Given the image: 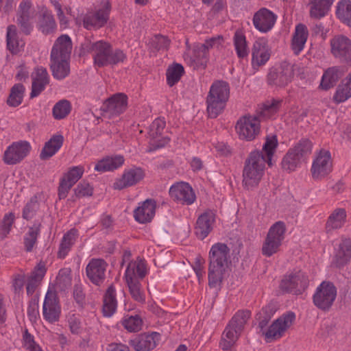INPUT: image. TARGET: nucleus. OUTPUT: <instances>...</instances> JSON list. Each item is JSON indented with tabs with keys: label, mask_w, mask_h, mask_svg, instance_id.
<instances>
[{
	"label": "nucleus",
	"mask_w": 351,
	"mask_h": 351,
	"mask_svg": "<svg viewBox=\"0 0 351 351\" xmlns=\"http://www.w3.org/2000/svg\"><path fill=\"white\" fill-rule=\"evenodd\" d=\"M146 275V267L141 261L130 262L126 269L125 277L132 298L138 302H145V295L139 279Z\"/></svg>",
	"instance_id": "6"
},
{
	"label": "nucleus",
	"mask_w": 351,
	"mask_h": 351,
	"mask_svg": "<svg viewBox=\"0 0 351 351\" xmlns=\"http://www.w3.org/2000/svg\"><path fill=\"white\" fill-rule=\"evenodd\" d=\"M29 149L30 145L26 141L14 143L5 150L3 160L8 165H15L27 155Z\"/></svg>",
	"instance_id": "18"
},
{
	"label": "nucleus",
	"mask_w": 351,
	"mask_h": 351,
	"mask_svg": "<svg viewBox=\"0 0 351 351\" xmlns=\"http://www.w3.org/2000/svg\"><path fill=\"white\" fill-rule=\"evenodd\" d=\"M117 308L115 289L113 285L108 287L104 297L103 313L106 317H110Z\"/></svg>",
	"instance_id": "35"
},
{
	"label": "nucleus",
	"mask_w": 351,
	"mask_h": 351,
	"mask_svg": "<svg viewBox=\"0 0 351 351\" xmlns=\"http://www.w3.org/2000/svg\"><path fill=\"white\" fill-rule=\"evenodd\" d=\"M170 40L165 36L158 34L155 35L150 40V48L159 51L167 49L169 45Z\"/></svg>",
	"instance_id": "56"
},
{
	"label": "nucleus",
	"mask_w": 351,
	"mask_h": 351,
	"mask_svg": "<svg viewBox=\"0 0 351 351\" xmlns=\"http://www.w3.org/2000/svg\"><path fill=\"white\" fill-rule=\"evenodd\" d=\"M14 215L12 213L5 214L0 224V237L4 239L10 232L14 221Z\"/></svg>",
	"instance_id": "53"
},
{
	"label": "nucleus",
	"mask_w": 351,
	"mask_h": 351,
	"mask_svg": "<svg viewBox=\"0 0 351 351\" xmlns=\"http://www.w3.org/2000/svg\"><path fill=\"white\" fill-rule=\"evenodd\" d=\"M107 267L108 264L104 259H91L86 268L88 278L94 285H101L105 280Z\"/></svg>",
	"instance_id": "16"
},
{
	"label": "nucleus",
	"mask_w": 351,
	"mask_h": 351,
	"mask_svg": "<svg viewBox=\"0 0 351 351\" xmlns=\"http://www.w3.org/2000/svg\"><path fill=\"white\" fill-rule=\"evenodd\" d=\"M337 18L344 22H351V0H340L335 6Z\"/></svg>",
	"instance_id": "41"
},
{
	"label": "nucleus",
	"mask_w": 351,
	"mask_h": 351,
	"mask_svg": "<svg viewBox=\"0 0 351 351\" xmlns=\"http://www.w3.org/2000/svg\"><path fill=\"white\" fill-rule=\"evenodd\" d=\"M294 66L293 64L287 62H282L280 70L278 71L282 76V82L286 83L287 85L292 80L294 75Z\"/></svg>",
	"instance_id": "55"
},
{
	"label": "nucleus",
	"mask_w": 351,
	"mask_h": 351,
	"mask_svg": "<svg viewBox=\"0 0 351 351\" xmlns=\"http://www.w3.org/2000/svg\"><path fill=\"white\" fill-rule=\"evenodd\" d=\"M285 232L286 226L281 221L276 222L271 226L263 243V255L270 257L278 252L285 239Z\"/></svg>",
	"instance_id": "8"
},
{
	"label": "nucleus",
	"mask_w": 351,
	"mask_h": 351,
	"mask_svg": "<svg viewBox=\"0 0 351 351\" xmlns=\"http://www.w3.org/2000/svg\"><path fill=\"white\" fill-rule=\"evenodd\" d=\"M346 218V212L343 208L335 209L328 217L326 223V230L327 233L331 232L334 230L341 228Z\"/></svg>",
	"instance_id": "31"
},
{
	"label": "nucleus",
	"mask_w": 351,
	"mask_h": 351,
	"mask_svg": "<svg viewBox=\"0 0 351 351\" xmlns=\"http://www.w3.org/2000/svg\"><path fill=\"white\" fill-rule=\"evenodd\" d=\"M110 11V5L108 1H102L97 7L95 12L93 14L94 20L97 22H107Z\"/></svg>",
	"instance_id": "50"
},
{
	"label": "nucleus",
	"mask_w": 351,
	"mask_h": 351,
	"mask_svg": "<svg viewBox=\"0 0 351 351\" xmlns=\"http://www.w3.org/2000/svg\"><path fill=\"white\" fill-rule=\"evenodd\" d=\"M34 10L31 0H23L19 7V22H27L33 19Z\"/></svg>",
	"instance_id": "48"
},
{
	"label": "nucleus",
	"mask_w": 351,
	"mask_h": 351,
	"mask_svg": "<svg viewBox=\"0 0 351 351\" xmlns=\"http://www.w3.org/2000/svg\"><path fill=\"white\" fill-rule=\"evenodd\" d=\"M252 65L254 69H258L264 65L270 58V51L267 45L263 41H256L252 48Z\"/></svg>",
	"instance_id": "25"
},
{
	"label": "nucleus",
	"mask_w": 351,
	"mask_h": 351,
	"mask_svg": "<svg viewBox=\"0 0 351 351\" xmlns=\"http://www.w3.org/2000/svg\"><path fill=\"white\" fill-rule=\"evenodd\" d=\"M308 36V31L306 26L303 23H298L291 40V49L293 53L298 55L304 47Z\"/></svg>",
	"instance_id": "28"
},
{
	"label": "nucleus",
	"mask_w": 351,
	"mask_h": 351,
	"mask_svg": "<svg viewBox=\"0 0 351 351\" xmlns=\"http://www.w3.org/2000/svg\"><path fill=\"white\" fill-rule=\"evenodd\" d=\"M64 138L62 135H54L50 138L42 149L40 158L47 160L53 156L62 147Z\"/></svg>",
	"instance_id": "32"
},
{
	"label": "nucleus",
	"mask_w": 351,
	"mask_h": 351,
	"mask_svg": "<svg viewBox=\"0 0 351 351\" xmlns=\"http://www.w3.org/2000/svg\"><path fill=\"white\" fill-rule=\"evenodd\" d=\"M156 203L152 199H146L141 206L134 210L135 219L141 223L149 222L155 214Z\"/></svg>",
	"instance_id": "27"
},
{
	"label": "nucleus",
	"mask_w": 351,
	"mask_h": 351,
	"mask_svg": "<svg viewBox=\"0 0 351 351\" xmlns=\"http://www.w3.org/2000/svg\"><path fill=\"white\" fill-rule=\"evenodd\" d=\"M331 53L341 62L351 65V40L346 36L334 38L330 41Z\"/></svg>",
	"instance_id": "15"
},
{
	"label": "nucleus",
	"mask_w": 351,
	"mask_h": 351,
	"mask_svg": "<svg viewBox=\"0 0 351 351\" xmlns=\"http://www.w3.org/2000/svg\"><path fill=\"white\" fill-rule=\"evenodd\" d=\"M25 93V87L22 84H14L7 99V104L11 107L19 106L22 101Z\"/></svg>",
	"instance_id": "43"
},
{
	"label": "nucleus",
	"mask_w": 351,
	"mask_h": 351,
	"mask_svg": "<svg viewBox=\"0 0 351 351\" xmlns=\"http://www.w3.org/2000/svg\"><path fill=\"white\" fill-rule=\"evenodd\" d=\"M68 323L71 332L73 334L78 335L81 331V322L80 319L75 315H71L68 319Z\"/></svg>",
	"instance_id": "63"
},
{
	"label": "nucleus",
	"mask_w": 351,
	"mask_h": 351,
	"mask_svg": "<svg viewBox=\"0 0 351 351\" xmlns=\"http://www.w3.org/2000/svg\"><path fill=\"white\" fill-rule=\"evenodd\" d=\"M260 120L256 116H243L237 123L236 129L242 139L252 141L260 132Z\"/></svg>",
	"instance_id": "13"
},
{
	"label": "nucleus",
	"mask_w": 351,
	"mask_h": 351,
	"mask_svg": "<svg viewBox=\"0 0 351 351\" xmlns=\"http://www.w3.org/2000/svg\"><path fill=\"white\" fill-rule=\"evenodd\" d=\"M38 314V297H35L29 302L27 315L31 322H35Z\"/></svg>",
	"instance_id": "61"
},
{
	"label": "nucleus",
	"mask_w": 351,
	"mask_h": 351,
	"mask_svg": "<svg viewBox=\"0 0 351 351\" xmlns=\"http://www.w3.org/2000/svg\"><path fill=\"white\" fill-rule=\"evenodd\" d=\"M278 145L276 136L267 137L262 151L252 152L246 158L243 170L242 184L251 190L257 186L264 174L265 163L272 165V157Z\"/></svg>",
	"instance_id": "1"
},
{
	"label": "nucleus",
	"mask_w": 351,
	"mask_h": 351,
	"mask_svg": "<svg viewBox=\"0 0 351 351\" xmlns=\"http://www.w3.org/2000/svg\"><path fill=\"white\" fill-rule=\"evenodd\" d=\"M312 143L308 138L301 139L289 149L282 158V168L287 171H294L304 158L311 153Z\"/></svg>",
	"instance_id": "7"
},
{
	"label": "nucleus",
	"mask_w": 351,
	"mask_h": 351,
	"mask_svg": "<svg viewBox=\"0 0 351 351\" xmlns=\"http://www.w3.org/2000/svg\"><path fill=\"white\" fill-rule=\"evenodd\" d=\"M73 186V184L66 181L64 178H61L58 186V197L60 199L66 197L68 193Z\"/></svg>",
	"instance_id": "62"
},
{
	"label": "nucleus",
	"mask_w": 351,
	"mask_h": 351,
	"mask_svg": "<svg viewBox=\"0 0 351 351\" xmlns=\"http://www.w3.org/2000/svg\"><path fill=\"white\" fill-rule=\"evenodd\" d=\"M184 73L183 66L178 63L169 66L167 71V81L170 86L178 82Z\"/></svg>",
	"instance_id": "45"
},
{
	"label": "nucleus",
	"mask_w": 351,
	"mask_h": 351,
	"mask_svg": "<svg viewBox=\"0 0 351 351\" xmlns=\"http://www.w3.org/2000/svg\"><path fill=\"white\" fill-rule=\"evenodd\" d=\"M276 310L274 307L269 304L263 307L256 315V319L258 321V326L261 331L267 326L269 320L274 315Z\"/></svg>",
	"instance_id": "46"
},
{
	"label": "nucleus",
	"mask_w": 351,
	"mask_h": 351,
	"mask_svg": "<svg viewBox=\"0 0 351 351\" xmlns=\"http://www.w3.org/2000/svg\"><path fill=\"white\" fill-rule=\"evenodd\" d=\"M250 311H239L232 317L228 324L233 327L236 332H241L245 324L247 323V321L250 317Z\"/></svg>",
	"instance_id": "44"
},
{
	"label": "nucleus",
	"mask_w": 351,
	"mask_h": 351,
	"mask_svg": "<svg viewBox=\"0 0 351 351\" xmlns=\"http://www.w3.org/2000/svg\"><path fill=\"white\" fill-rule=\"evenodd\" d=\"M144 171L140 167L125 170L121 178L114 183L113 187L114 189L121 190L135 185L144 178Z\"/></svg>",
	"instance_id": "23"
},
{
	"label": "nucleus",
	"mask_w": 351,
	"mask_h": 351,
	"mask_svg": "<svg viewBox=\"0 0 351 351\" xmlns=\"http://www.w3.org/2000/svg\"><path fill=\"white\" fill-rule=\"evenodd\" d=\"M124 162V158L122 156L114 157H106L99 160L95 167L97 171L105 172L113 171L120 167Z\"/></svg>",
	"instance_id": "33"
},
{
	"label": "nucleus",
	"mask_w": 351,
	"mask_h": 351,
	"mask_svg": "<svg viewBox=\"0 0 351 351\" xmlns=\"http://www.w3.org/2000/svg\"><path fill=\"white\" fill-rule=\"evenodd\" d=\"M83 173L84 169L82 167H73L64 174L62 178L74 185L82 178Z\"/></svg>",
	"instance_id": "57"
},
{
	"label": "nucleus",
	"mask_w": 351,
	"mask_h": 351,
	"mask_svg": "<svg viewBox=\"0 0 351 351\" xmlns=\"http://www.w3.org/2000/svg\"><path fill=\"white\" fill-rule=\"evenodd\" d=\"M71 104L67 100H61L56 104L53 108V116L56 119L65 118L71 112Z\"/></svg>",
	"instance_id": "49"
},
{
	"label": "nucleus",
	"mask_w": 351,
	"mask_h": 351,
	"mask_svg": "<svg viewBox=\"0 0 351 351\" xmlns=\"http://www.w3.org/2000/svg\"><path fill=\"white\" fill-rule=\"evenodd\" d=\"M38 208L39 203L38 202L37 197H33L24 207L23 210V217L27 220L32 219L36 215Z\"/></svg>",
	"instance_id": "54"
},
{
	"label": "nucleus",
	"mask_w": 351,
	"mask_h": 351,
	"mask_svg": "<svg viewBox=\"0 0 351 351\" xmlns=\"http://www.w3.org/2000/svg\"><path fill=\"white\" fill-rule=\"evenodd\" d=\"M24 346L29 351H42L38 345L36 343L34 337L25 329L23 335Z\"/></svg>",
	"instance_id": "59"
},
{
	"label": "nucleus",
	"mask_w": 351,
	"mask_h": 351,
	"mask_svg": "<svg viewBox=\"0 0 351 351\" xmlns=\"http://www.w3.org/2000/svg\"><path fill=\"white\" fill-rule=\"evenodd\" d=\"M230 96L229 84L224 81H216L210 88L207 98V112L211 119L221 114Z\"/></svg>",
	"instance_id": "5"
},
{
	"label": "nucleus",
	"mask_w": 351,
	"mask_h": 351,
	"mask_svg": "<svg viewBox=\"0 0 351 351\" xmlns=\"http://www.w3.org/2000/svg\"><path fill=\"white\" fill-rule=\"evenodd\" d=\"M60 312V307L56 294L48 291L43 307L44 318L49 323L56 322L59 320Z\"/></svg>",
	"instance_id": "20"
},
{
	"label": "nucleus",
	"mask_w": 351,
	"mask_h": 351,
	"mask_svg": "<svg viewBox=\"0 0 351 351\" xmlns=\"http://www.w3.org/2000/svg\"><path fill=\"white\" fill-rule=\"evenodd\" d=\"M215 219V214L211 210H206L198 217L195 232L199 239H204L212 231Z\"/></svg>",
	"instance_id": "22"
},
{
	"label": "nucleus",
	"mask_w": 351,
	"mask_h": 351,
	"mask_svg": "<svg viewBox=\"0 0 351 351\" xmlns=\"http://www.w3.org/2000/svg\"><path fill=\"white\" fill-rule=\"evenodd\" d=\"M282 104V100L271 99L267 101L260 110L257 112L258 119H267L271 118L279 110Z\"/></svg>",
	"instance_id": "34"
},
{
	"label": "nucleus",
	"mask_w": 351,
	"mask_h": 351,
	"mask_svg": "<svg viewBox=\"0 0 351 351\" xmlns=\"http://www.w3.org/2000/svg\"><path fill=\"white\" fill-rule=\"evenodd\" d=\"M71 50L72 42L70 37L67 35L58 37L50 55V69L55 79L61 80L69 75Z\"/></svg>",
	"instance_id": "2"
},
{
	"label": "nucleus",
	"mask_w": 351,
	"mask_h": 351,
	"mask_svg": "<svg viewBox=\"0 0 351 351\" xmlns=\"http://www.w3.org/2000/svg\"><path fill=\"white\" fill-rule=\"evenodd\" d=\"M351 97V73L338 86L333 99L337 103L346 101Z\"/></svg>",
	"instance_id": "36"
},
{
	"label": "nucleus",
	"mask_w": 351,
	"mask_h": 351,
	"mask_svg": "<svg viewBox=\"0 0 351 351\" xmlns=\"http://www.w3.org/2000/svg\"><path fill=\"white\" fill-rule=\"evenodd\" d=\"M351 260V239L346 237L341 238L338 248L331 262V266L342 268Z\"/></svg>",
	"instance_id": "21"
},
{
	"label": "nucleus",
	"mask_w": 351,
	"mask_h": 351,
	"mask_svg": "<svg viewBox=\"0 0 351 351\" xmlns=\"http://www.w3.org/2000/svg\"><path fill=\"white\" fill-rule=\"evenodd\" d=\"M224 42L225 39L221 35H217L206 39L196 51V58L198 63L205 67L208 60V51L214 48L217 50L221 49L223 48Z\"/></svg>",
	"instance_id": "17"
},
{
	"label": "nucleus",
	"mask_w": 351,
	"mask_h": 351,
	"mask_svg": "<svg viewBox=\"0 0 351 351\" xmlns=\"http://www.w3.org/2000/svg\"><path fill=\"white\" fill-rule=\"evenodd\" d=\"M241 332H236L229 324L224 330L219 343L223 350H228L237 341Z\"/></svg>",
	"instance_id": "39"
},
{
	"label": "nucleus",
	"mask_w": 351,
	"mask_h": 351,
	"mask_svg": "<svg viewBox=\"0 0 351 351\" xmlns=\"http://www.w3.org/2000/svg\"><path fill=\"white\" fill-rule=\"evenodd\" d=\"M32 85L30 98H34L40 95L44 90L45 86L49 82V77L47 71L44 67H38L32 74Z\"/></svg>",
	"instance_id": "24"
},
{
	"label": "nucleus",
	"mask_w": 351,
	"mask_h": 351,
	"mask_svg": "<svg viewBox=\"0 0 351 351\" xmlns=\"http://www.w3.org/2000/svg\"><path fill=\"white\" fill-rule=\"evenodd\" d=\"M165 127V121L161 119H155L149 126L148 135L153 141L152 144L155 149L162 147L169 141V138H160Z\"/></svg>",
	"instance_id": "26"
},
{
	"label": "nucleus",
	"mask_w": 351,
	"mask_h": 351,
	"mask_svg": "<svg viewBox=\"0 0 351 351\" xmlns=\"http://www.w3.org/2000/svg\"><path fill=\"white\" fill-rule=\"evenodd\" d=\"M336 296L337 289L335 285L330 282L324 281L317 287L313 300L318 308L327 311L332 305Z\"/></svg>",
	"instance_id": "10"
},
{
	"label": "nucleus",
	"mask_w": 351,
	"mask_h": 351,
	"mask_svg": "<svg viewBox=\"0 0 351 351\" xmlns=\"http://www.w3.org/2000/svg\"><path fill=\"white\" fill-rule=\"evenodd\" d=\"M278 15L273 11L262 8L254 15L253 22H276Z\"/></svg>",
	"instance_id": "51"
},
{
	"label": "nucleus",
	"mask_w": 351,
	"mask_h": 351,
	"mask_svg": "<svg viewBox=\"0 0 351 351\" xmlns=\"http://www.w3.org/2000/svg\"><path fill=\"white\" fill-rule=\"evenodd\" d=\"M234 46L239 58L243 59L247 56L248 50L245 36L241 30H237L234 33Z\"/></svg>",
	"instance_id": "42"
},
{
	"label": "nucleus",
	"mask_w": 351,
	"mask_h": 351,
	"mask_svg": "<svg viewBox=\"0 0 351 351\" xmlns=\"http://www.w3.org/2000/svg\"><path fill=\"white\" fill-rule=\"evenodd\" d=\"M142 324V320L138 315L125 317L122 321V324L124 328L131 332L139 331L141 329Z\"/></svg>",
	"instance_id": "52"
},
{
	"label": "nucleus",
	"mask_w": 351,
	"mask_h": 351,
	"mask_svg": "<svg viewBox=\"0 0 351 351\" xmlns=\"http://www.w3.org/2000/svg\"><path fill=\"white\" fill-rule=\"evenodd\" d=\"M339 79L338 69L335 67L329 68L324 72L322 77L320 87L323 90H327L335 86Z\"/></svg>",
	"instance_id": "40"
},
{
	"label": "nucleus",
	"mask_w": 351,
	"mask_h": 351,
	"mask_svg": "<svg viewBox=\"0 0 351 351\" xmlns=\"http://www.w3.org/2000/svg\"><path fill=\"white\" fill-rule=\"evenodd\" d=\"M88 49L93 53L94 64L99 67L117 64L126 58L123 51L113 50L110 43L103 40L90 43Z\"/></svg>",
	"instance_id": "4"
},
{
	"label": "nucleus",
	"mask_w": 351,
	"mask_h": 351,
	"mask_svg": "<svg viewBox=\"0 0 351 351\" xmlns=\"http://www.w3.org/2000/svg\"><path fill=\"white\" fill-rule=\"evenodd\" d=\"M127 108V96L123 93H117L106 99L101 110L103 116L109 119L122 114Z\"/></svg>",
	"instance_id": "14"
},
{
	"label": "nucleus",
	"mask_w": 351,
	"mask_h": 351,
	"mask_svg": "<svg viewBox=\"0 0 351 351\" xmlns=\"http://www.w3.org/2000/svg\"><path fill=\"white\" fill-rule=\"evenodd\" d=\"M74 193L77 197L91 196L93 195V188L87 182L82 181L75 188Z\"/></svg>",
	"instance_id": "58"
},
{
	"label": "nucleus",
	"mask_w": 351,
	"mask_h": 351,
	"mask_svg": "<svg viewBox=\"0 0 351 351\" xmlns=\"http://www.w3.org/2000/svg\"><path fill=\"white\" fill-rule=\"evenodd\" d=\"M156 336H157L156 332L151 335L141 334L131 339L129 343L136 351H149L156 346Z\"/></svg>",
	"instance_id": "30"
},
{
	"label": "nucleus",
	"mask_w": 351,
	"mask_h": 351,
	"mask_svg": "<svg viewBox=\"0 0 351 351\" xmlns=\"http://www.w3.org/2000/svg\"><path fill=\"white\" fill-rule=\"evenodd\" d=\"M308 283L309 280L307 275L299 270L285 276L281 280L280 287L285 293L299 295L305 291Z\"/></svg>",
	"instance_id": "9"
},
{
	"label": "nucleus",
	"mask_w": 351,
	"mask_h": 351,
	"mask_svg": "<svg viewBox=\"0 0 351 351\" xmlns=\"http://www.w3.org/2000/svg\"><path fill=\"white\" fill-rule=\"evenodd\" d=\"M230 248L225 243L214 244L209 252L208 285L215 288L221 283L230 261Z\"/></svg>",
	"instance_id": "3"
},
{
	"label": "nucleus",
	"mask_w": 351,
	"mask_h": 351,
	"mask_svg": "<svg viewBox=\"0 0 351 351\" xmlns=\"http://www.w3.org/2000/svg\"><path fill=\"white\" fill-rule=\"evenodd\" d=\"M267 82L270 85H276L278 86H284L287 85L286 83L282 82L280 73L274 69H271L267 75Z\"/></svg>",
	"instance_id": "60"
},
{
	"label": "nucleus",
	"mask_w": 351,
	"mask_h": 351,
	"mask_svg": "<svg viewBox=\"0 0 351 351\" xmlns=\"http://www.w3.org/2000/svg\"><path fill=\"white\" fill-rule=\"evenodd\" d=\"M77 234V230L73 228L64 235L58 252V256L60 258H64L66 256L75 241Z\"/></svg>",
	"instance_id": "37"
},
{
	"label": "nucleus",
	"mask_w": 351,
	"mask_h": 351,
	"mask_svg": "<svg viewBox=\"0 0 351 351\" xmlns=\"http://www.w3.org/2000/svg\"><path fill=\"white\" fill-rule=\"evenodd\" d=\"M335 0H310V15L314 19H321L329 13Z\"/></svg>",
	"instance_id": "29"
},
{
	"label": "nucleus",
	"mask_w": 351,
	"mask_h": 351,
	"mask_svg": "<svg viewBox=\"0 0 351 351\" xmlns=\"http://www.w3.org/2000/svg\"><path fill=\"white\" fill-rule=\"evenodd\" d=\"M45 274V268L43 265L38 264L35 269L32 271L29 278L35 280L36 281L40 282Z\"/></svg>",
	"instance_id": "64"
},
{
	"label": "nucleus",
	"mask_w": 351,
	"mask_h": 351,
	"mask_svg": "<svg viewBox=\"0 0 351 351\" xmlns=\"http://www.w3.org/2000/svg\"><path fill=\"white\" fill-rule=\"evenodd\" d=\"M7 47L12 53L18 51L19 41L17 35V28L14 25H10L7 29Z\"/></svg>",
	"instance_id": "47"
},
{
	"label": "nucleus",
	"mask_w": 351,
	"mask_h": 351,
	"mask_svg": "<svg viewBox=\"0 0 351 351\" xmlns=\"http://www.w3.org/2000/svg\"><path fill=\"white\" fill-rule=\"evenodd\" d=\"M169 195L174 200L186 205L192 204L196 199L192 187L184 182L173 185L169 189Z\"/></svg>",
	"instance_id": "19"
},
{
	"label": "nucleus",
	"mask_w": 351,
	"mask_h": 351,
	"mask_svg": "<svg viewBox=\"0 0 351 351\" xmlns=\"http://www.w3.org/2000/svg\"><path fill=\"white\" fill-rule=\"evenodd\" d=\"M295 319V315L291 311L279 317L265 332L263 331L266 341L271 342L282 337L285 331L293 324Z\"/></svg>",
	"instance_id": "11"
},
{
	"label": "nucleus",
	"mask_w": 351,
	"mask_h": 351,
	"mask_svg": "<svg viewBox=\"0 0 351 351\" xmlns=\"http://www.w3.org/2000/svg\"><path fill=\"white\" fill-rule=\"evenodd\" d=\"M332 169L331 155L329 151L322 149L313 160L311 173L314 180H320L326 177Z\"/></svg>",
	"instance_id": "12"
},
{
	"label": "nucleus",
	"mask_w": 351,
	"mask_h": 351,
	"mask_svg": "<svg viewBox=\"0 0 351 351\" xmlns=\"http://www.w3.org/2000/svg\"><path fill=\"white\" fill-rule=\"evenodd\" d=\"M40 223H34L29 227L27 232L24 236V247L26 252H32L37 242L38 236L40 231Z\"/></svg>",
	"instance_id": "38"
}]
</instances>
